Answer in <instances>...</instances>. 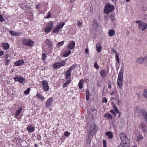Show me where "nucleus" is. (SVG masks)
I'll return each mask as SVG.
<instances>
[{"label":"nucleus","mask_w":147,"mask_h":147,"mask_svg":"<svg viewBox=\"0 0 147 147\" xmlns=\"http://www.w3.org/2000/svg\"><path fill=\"white\" fill-rule=\"evenodd\" d=\"M47 27L52 30L53 27V22H49L48 24Z\"/></svg>","instance_id":"nucleus-30"},{"label":"nucleus","mask_w":147,"mask_h":147,"mask_svg":"<svg viewBox=\"0 0 147 147\" xmlns=\"http://www.w3.org/2000/svg\"><path fill=\"white\" fill-rule=\"evenodd\" d=\"M110 112L113 114V115H115V116L116 115V114L115 113L114 111L113 110H111L110 111Z\"/></svg>","instance_id":"nucleus-56"},{"label":"nucleus","mask_w":147,"mask_h":147,"mask_svg":"<svg viewBox=\"0 0 147 147\" xmlns=\"http://www.w3.org/2000/svg\"><path fill=\"white\" fill-rule=\"evenodd\" d=\"M71 81V80L70 79L67 80L66 82L63 85V88H65L67 87L69 83Z\"/></svg>","instance_id":"nucleus-35"},{"label":"nucleus","mask_w":147,"mask_h":147,"mask_svg":"<svg viewBox=\"0 0 147 147\" xmlns=\"http://www.w3.org/2000/svg\"><path fill=\"white\" fill-rule=\"evenodd\" d=\"M142 114L147 122V112L145 110H142Z\"/></svg>","instance_id":"nucleus-27"},{"label":"nucleus","mask_w":147,"mask_h":147,"mask_svg":"<svg viewBox=\"0 0 147 147\" xmlns=\"http://www.w3.org/2000/svg\"><path fill=\"white\" fill-rule=\"evenodd\" d=\"M119 54L118 53H117L116 54V55H115L116 57V59L117 61V62L118 63L119 65L120 62L119 61Z\"/></svg>","instance_id":"nucleus-38"},{"label":"nucleus","mask_w":147,"mask_h":147,"mask_svg":"<svg viewBox=\"0 0 147 147\" xmlns=\"http://www.w3.org/2000/svg\"><path fill=\"white\" fill-rule=\"evenodd\" d=\"M111 83L110 82L108 85V88H111Z\"/></svg>","instance_id":"nucleus-61"},{"label":"nucleus","mask_w":147,"mask_h":147,"mask_svg":"<svg viewBox=\"0 0 147 147\" xmlns=\"http://www.w3.org/2000/svg\"><path fill=\"white\" fill-rule=\"evenodd\" d=\"M100 76L102 78H105L107 75L106 71L104 69H102L100 72Z\"/></svg>","instance_id":"nucleus-14"},{"label":"nucleus","mask_w":147,"mask_h":147,"mask_svg":"<svg viewBox=\"0 0 147 147\" xmlns=\"http://www.w3.org/2000/svg\"><path fill=\"white\" fill-rule=\"evenodd\" d=\"M1 46L5 49L7 50L9 48V44L7 43L3 42L2 43Z\"/></svg>","instance_id":"nucleus-17"},{"label":"nucleus","mask_w":147,"mask_h":147,"mask_svg":"<svg viewBox=\"0 0 147 147\" xmlns=\"http://www.w3.org/2000/svg\"><path fill=\"white\" fill-rule=\"evenodd\" d=\"M22 110V107H20L16 111L15 114L14 115L15 117L16 118H17V117L20 115Z\"/></svg>","instance_id":"nucleus-16"},{"label":"nucleus","mask_w":147,"mask_h":147,"mask_svg":"<svg viewBox=\"0 0 147 147\" xmlns=\"http://www.w3.org/2000/svg\"><path fill=\"white\" fill-rule=\"evenodd\" d=\"M4 54V52L3 51H1V56H2Z\"/></svg>","instance_id":"nucleus-64"},{"label":"nucleus","mask_w":147,"mask_h":147,"mask_svg":"<svg viewBox=\"0 0 147 147\" xmlns=\"http://www.w3.org/2000/svg\"><path fill=\"white\" fill-rule=\"evenodd\" d=\"M10 34L12 36H18L20 35V33L14 31H11Z\"/></svg>","instance_id":"nucleus-21"},{"label":"nucleus","mask_w":147,"mask_h":147,"mask_svg":"<svg viewBox=\"0 0 147 147\" xmlns=\"http://www.w3.org/2000/svg\"><path fill=\"white\" fill-rule=\"evenodd\" d=\"M107 99L106 98V97H104L103 98V100H102V103L104 102L105 103H106L107 102Z\"/></svg>","instance_id":"nucleus-49"},{"label":"nucleus","mask_w":147,"mask_h":147,"mask_svg":"<svg viewBox=\"0 0 147 147\" xmlns=\"http://www.w3.org/2000/svg\"><path fill=\"white\" fill-rule=\"evenodd\" d=\"M71 51L70 50L65 51L63 53V56L64 57H68L71 53Z\"/></svg>","instance_id":"nucleus-19"},{"label":"nucleus","mask_w":147,"mask_h":147,"mask_svg":"<svg viewBox=\"0 0 147 147\" xmlns=\"http://www.w3.org/2000/svg\"><path fill=\"white\" fill-rule=\"evenodd\" d=\"M60 63H56L53 65V67L55 69H59L61 67Z\"/></svg>","instance_id":"nucleus-23"},{"label":"nucleus","mask_w":147,"mask_h":147,"mask_svg":"<svg viewBox=\"0 0 147 147\" xmlns=\"http://www.w3.org/2000/svg\"><path fill=\"white\" fill-rule=\"evenodd\" d=\"M36 96L37 98L42 100H44L45 99V98L43 96H42L38 92L37 93Z\"/></svg>","instance_id":"nucleus-25"},{"label":"nucleus","mask_w":147,"mask_h":147,"mask_svg":"<svg viewBox=\"0 0 147 147\" xmlns=\"http://www.w3.org/2000/svg\"><path fill=\"white\" fill-rule=\"evenodd\" d=\"M125 145L124 143H121L119 145L118 147H124L123 145Z\"/></svg>","instance_id":"nucleus-57"},{"label":"nucleus","mask_w":147,"mask_h":147,"mask_svg":"<svg viewBox=\"0 0 147 147\" xmlns=\"http://www.w3.org/2000/svg\"><path fill=\"white\" fill-rule=\"evenodd\" d=\"M30 90V89L29 88H28L26 90L24 91V93L26 94H28L29 93Z\"/></svg>","instance_id":"nucleus-44"},{"label":"nucleus","mask_w":147,"mask_h":147,"mask_svg":"<svg viewBox=\"0 0 147 147\" xmlns=\"http://www.w3.org/2000/svg\"><path fill=\"white\" fill-rule=\"evenodd\" d=\"M144 61V58H140L137 60L136 62L137 63L141 64L143 63Z\"/></svg>","instance_id":"nucleus-28"},{"label":"nucleus","mask_w":147,"mask_h":147,"mask_svg":"<svg viewBox=\"0 0 147 147\" xmlns=\"http://www.w3.org/2000/svg\"><path fill=\"white\" fill-rule=\"evenodd\" d=\"M53 98L52 97L49 98L46 102L45 105L47 108L49 107L52 104Z\"/></svg>","instance_id":"nucleus-7"},{"label":"nucleus","mask_w":147,"mask_h":147,"mask_svg":"<svg viewBox=\"0 0 147 147\" xmlns=\"http://www.w3.org/2000/svg\"><path fill=\"white\" fill-rule=\"evenodd\" d=\"M141 127L142 131L144 132H147V129L146 128V126L144 123H142L141 125Z\"/></svg>","instance_id":"nucleus-24"},{"label":"nucleus","mask_w":147,"mask_h":147,"mask_svg":"<svg viewBox=\"0 0 147 147\" xmlns=\"http://www.w3.org/2000/svg\"><path fill=\"white\" fill-rule=\"evenodd\" d=\"M4 20V19L2 16L1 15V22H3Z\"/></svg>","instance_id":"nucleus-60"},{"label":"nucleus","mask_w":147,"mask_h":147,"mask_svg":"<svg viewBox=\"0 0 147 147\" xmlns=\"http://www.w3.org/2000/svg\"><path fill=\"white\" fill-rule=\"evenodd\" d=\"M42 58L43 59V61H45L47 57L45 53H43L42 55Z\"/></svg>","instance_id":"nucleus-46"},{"label":"nucleus","mask_w":147,"mask_h":147,"mask_svg":"<svg viewBox=\"0 0 147 147\" xmlns=\"http://www.w3.org/2000/svg\"><path fill=\"white\" fill-rule=\"evenodd\" d=\"M51 30L52 29L47 26L45 30V31L46 33H48L50 32Z\"/></svg>","instance_id":"nucleus-41"},{"label":"nucleus","mask_w":147,"mask_h":147,"mask_svg":"<svg viewBox=\"0 0 147 147\" xmlns=\"http://www.w3.org/2000/svg\"><path fill=\"white\" fill-rule=\"evenodd\" d=\"M136 22L138 24V28L140 30L144 31L147 28V24L141 21H136Z\"/></svg>","instance_id":"nucleus-3"},{"label":"nucleus","mask_w":147,"mask_h":147,"mask_svg":"<svg viewBox=\"0 0 147 147\" xmlns=\"http://www.w3.org/2000/svg\"><path fill=\"white\" fill-rule=\"evenodd\" d=\"M10 60H7L6 61V63H5V65L6 66H8L9 65V62Z\"/></svg>","instance_id":"nucleus-54"},{"label":"nucleus","mask_w":147,"mask_h":147,"mask_svg":"<svg viewBox=\"0 0 147 147\" xmlns=\"http://www.w3.org/2000/svg\"><path fill=\"white\" fill-rule=\"evenodd\" d=\"M14 80L16 81H18L20 82V83H23L25 79L24 78H22L21 77H16L14 78Z\"/></svg>","instance_id":"nucleus-13"},{"label":"nucleus","mask_w":147,"mask_h":147,"mask_svg":"<svg viewBox=\"0 0 147 147\" xmlns=\"http://www.w3.org/2000/svg\"><path fill=\"white\" fill-rule=\"evenodd\" d=\"M144 59V62L146 63H147V55L145 56Z\"/></svg>","instance_id":"nucleus-53"},{"label":"nucleus","mask_w":147,"mask_h":147,"mask_svg":"<svg viewBox=\"0 0 147 147\" xmlns=\"http://www.w3.org/2000/svg\"><path fill=\"white\" fill-rule=\"evenodd\" d=\"M143 137L141 136L140 135H138L137 137V140L139 141L140 140L143 139Z\"/></svg>","instance_id":"nucleus-43"},{"label":"nucleus","mask_w":147,"mask_h":147,"mask_svg":"<svg viewBox=\"0 0 147 147\" xmlns=\"http://www.w3.org/2000/svg\"><path fill=\"white\" fill-rule=\"evenodd\" d=\"M109 17L112 20H115L114 16L113 14L111 13L109 16Z\"/></svg>","instance_id":"nucleus-45"},{"label":"nucleus","mask_w":147,"mask_h":147,"mask_svg":"<svg viewBox=\"0 0 147 147\" xmlns=\"http://www.w3.org/2000/svg\"><path fill=\"white\" fill-rule=\"evenodd\" d=\"M104 117L105 118H107L110 119H112V115L109 113L105 114V115Z\"/></svg>","instance_id":"nucleus-29"},{"label":"nucleus","mask_w":147,"mask_h":147,"mask_svg":"<svg viewBox=\"0 0 147 147\" xmlns=\"http://www.w3.org/2000/svg\"><path fill=\"white\" fill-rule=\"evenodd\" d=\"M103 144V147H107L106 141L105 140H103L102 141Z\"/></svg>","instance_id":"nucleus-51"},{"label":"nucleus","mask_w":147,"mask_h":147,"mask_svg":"<svg viewBox=\"0 0 147 147\" xmlns=\"http://www.w3.org/2000/svg\"><path fill=\"white\" fill-rule=\"evenodd\" d=\"M64 42L65 41L63 40L61 42H58L57 45V47L58 48H59L60 46H61L63 45Z\"/></svg>","instance_id":"nucleus-39"},{"label":"nucleus","mask_w":147,"mask_h":147,"mask_svg":"<svg viewBox=\"0 0 147 147\" xmlns=\"http://www.w3.org/2000/svg\"><path fill=\"white\" fill-rule=\"evenodd\" d=\"M65 24V23L63 22L61 23H60L54 28L53 31L54 33H57L59 32L60 29L62 28Z\"/></svg>","instance_id":"nucleus-5"},{"label":"nucleus","mask_w":147,"mask_h":147,"mask_svg":"<svg viewBox=\"0 0 147 147\" xmlns=\"http://www.w3.org/2000/svg\"><path fill=\"white\" fill-rule=\"evenodd\" d=\"M71 73L70 72V71L69 69H68L67 71L66 72V74L65 75V78L66 79H69V77H70L71 76Z\"/></svg>","instance_id":"nucleus-20"},{"label":"nucleus","mask_w":147,"mask_h":147,"mask_svg":"<svg viewBox=\"0 0 147 147\" xmlns=\"http://www.w3.org/2000/svg\"><path fill=\"white\" fill-rule=\"evenodd\" d=\"M114 8L113 6H112L109 4H107L105 7V12L108 14L110 12L112 11Z\"/></svg>","instance_id":"nucleus-6"},{"label":"nucleus","mask_w":147,"mask_h":147,"mask_svg":"<svg viewBox=\"0 0 147 147\" xmlns=\"http://www.w3.org/2000/svg\"><path fill=\"white\" fill-rule=\"evenodd\" d=\"M21 7L23 9H24V8H26L28 9V10L31 13V14L32 13V9L30 8V7H28L27 5H24V7L23 5L21 6Z\"/></svg>","instance_id":"nucleus-18"},{"label":"nucleus","mask_w":147,"mask_h":147,"mask_svg":"<svg viewBox=\"0 0 147 147\" xmlns=\"http://www.w3.org/2000/svg\"><path fill=\"white\" fill-rule=\"evenodd\" d=\"M142 11L144 16L146 17L147 16V14L146 13V10L144 7H143L142 10Z\"/></svg>","instance_id":"nucleus-40"},{"label":"nucleus","mask_w":147,"mask_h":147,"mask_svg":"<svg viewBox=\"0 0 147 147\" xmlns=\"http://www.w3.org/2000/svg\"><path fill=\"white\" fill-rule=\"evenodd\" d=\"M111 51L113 52L114 53H115L116 54L117 53V51L115 50L114 48L112 49H111Z\"/></svg>","instance_id":"nucleus-59"},{"label":"nucleus","mask_w":147,"mask_h":147,"mask_svg":"<svg viewBox=\"0 0 147 147\" xmlns=\"http://www.w3.org/2000/svg\"><path fill=\"white\" fill-rule=\"evenodd\" d=\"M22 43L23 45L28 47H32L34 45V42L31 40L24 38L22 40Z\"/></svg>","instance_id":"nucleus-4"},{"label":"nucleus","mask_w":147,"mask_h":147,"mask_svg":"<svg viewBox=\"0 0 147 147\" xmlns=\"http://www.w3.org/2000/svg\"><path fill=\"white\" fill-rule=\"evenodd\" d=\"M94 67L96 69H98L99 68V66L97 64V62H95L94 63Z\"/></svg>","instance_id":"nucleus-42"},{"label":"nucleus","mask_w":147,"mask_h":147,"mask_svg":"<svg viewBox=\"0 0 147 147\" xmlns=\"http://www.w3.org/2000/svg\"><path fill=\"white\" fill-rule=\"evenodd\" d=\"M27 130L29 132L32 133L35 130V127L32 125L28 126L27 127Z\"/></svg>","instance_id":"nucleus-15"},{"label":"nucleus","mask_w":147,"mask_h":147,"mask_svg":"<svg viewBox=\"0 0 147 147\" xmlns=\"http://www.w3.org/2000/svg\"><path fill=\"white\" fill-rule=\"evenodd\" d=\"M144 96L147 99V89H145L144 92Z\"/></svg>","instance_id":"nucleus-47"},{"label":"nucleus","mask_w":147,"mask_h":147,"mask_svg":"<svg viewBox=\"0 0 147 147\" xmlns=\"http://www.w3.org/2000/svg\"><path fill=\"white\" fill-rule=\"evenodd\" d=\"M96 49L97 51L99 53L101 51V46L99 43H98L96 45Z\"/></svg>","instance_id":"nucleus-22"},{"label":"nucleus","mask_w":147,"mask_h":147,"mask_svg":"<svg viewBox=\"0 0 147 147\" xmlns=\"http://www.w3.org/2000/svg\"><path fill=\"white\" fill-rule=\"evenodd\" d=\"M37 139L38 140L40 141L41 139V136L40 135H38L37 136Z\"/></svg>","instance_id":"nucleus-55"},{"label":"nucleus","mask_w":147,"mask_h":147,"mask_svg":"<svg viewBox=\"0 0 147 147\" xmlns=\"http://www.w3.org/2000/svg\"><path fill=\"white\" fill-rule=\"evenodd\" d=\"M113 108L114 111L117 113H119V116H120L121 115V113L119 112L118 109L116 107V105L115 104H114Z\"/></svg>","instance_id":"nucleus-36"},{"label":"nucleus","mask_w":147,"mask_h":147,"mask_svg":"<svg viewBox=\"0 0 147 147\" xmlns=\"http://www.w3.org/2000/svg\"><path fill=\"white\" fill-rule=\"evenodd\" d=\"M86 98L87 100H88L89 98V93L88 89H86Z\"/></svg>","instance_id":"nucleus-32"},{"label":"nucleus","mask_w":147,"mask_h":147,"mask_svg":"<svg viewBox=\"0 0 147 147\" xmlns=\"http://www.w3.org/2000/svg\"><path fill=\"white\" fill-rule=\"evenodd\" d=\"M124 72V65H123L121 66L118 74V78L117 81V86L121 88L122 86L123 83V73Z\"/></svg>","instance_id":"nucleus-1"},{"label":"nucleus","mask_w":147,"mask_h":147,"mask_svg":"<svg viewBox=\"0 0 147 147\" xmlns=\"http://www.w3.org/2000/svg\"><path fill=\"white\" fill-rule=\"evenodd\" d=\"M51 16V14L50 12V11H49L48 12L47 16L45 17V18H49Z\"/></svg>","instance_id":"nucleus-48"},{"label":"nucleus","mask_w":147,"mask_h":147,"mask_svg":"<svg viewBox=\"0 0 147 147\" xmlns=\"http://www.w3.org/2000/svg\"><path fill=\"white\" fill-rule=\"evenodd\" d=\"M75 43L74 41H72L69 43L67 48L70 50L74 49L75 47Z\"/></svg>","instance_id":"nucleus-9"},{"label":"nucleus","mask_w":147,"mask_h":147,"mask_svg":"<svg viewBox=\"0 0 147 147\" xmlns=\"http://www.w3.org/2000/svg\"><path fill=\"white\" fill-rule=\"evenodd\" d=\"M45 42L48 46V47L50 49H53V47L52 46V42L50 39H47L45 41Z\"/></svg>","instance_id":"nucleus-10"},{"label":"nucleus","mask_w":147,"mask_h":147,"mask_svg":"<svg viewBox=\"0 0 147 147\" xmlns=\"http://www.w3.org/2000/svg\"><path fill=\"white\" fill-rule=\"evenodd\" d=\"M89 52L88 49L87 48L85 50V52L86 53H87Z\"/></svg>","instance_id":"nucleus-62"},{"label":"nucleus","mask_w":147,"mask_h":147,"mask_svg":"<svg viewBox=\"0 0 147 147\" xmlns=\"http://www.w3.org/2000/svg\"><path fill=\"white\" fill-rule=\"evenodd\" d=\"M109 34L110 36H112L115 34V32L113 30H110L109 31Z\"/></svg>","instance_id":"nucleus-31"},{"label":"nucleus","mask_w":147,"mask_h":147,"mask_svg":"<svg viewBox=\"0 0 147 147\" xmlns=\"http://www.w3.org/2000/svg\"><path fill=\"white\" fill-rule=\"evenodd\" d=\"M119 54L118 53H117L116 54V55H115L116 57V59L117 61V62L118 63L119 65L120 62L119 61Z\"/></svg>","instance_id":"nucleus-37"},{"label":"nucleus","mask_w":147,"mask_h":147,"mask_svg":"<svg viewBox=\"0 0 147 147\" xmlns=\"http://www.w3.org/2000/svg\"><path fill=\"white\" fill-rule=\"evenodd\" d=\"M92 26L93 28L95 30L97 29L99 27V24L96 20L94 19L93 20Z\"/></svg>","instance_id":"nucleus-12"},{"label":"nucleus","mask_w":147,"mask_h":147,"mask_svg":"<svg viewBox=\"0 0 147 147\" xmlns=\"http://www.w3.org/2000/svg\"><path fill=\"white\" fill-rule=\"evenodd\" d=\"M84 82V80L83 79H81L79 82L78 84V86L80 89H82L83 86Z\"/></svg>","instance_id":"nucleus-26"},{"label":"nucleus","mask_w":147,"mask_h":147,"mask_svg":"<svg viewBox=\"0 0 147 147\" xmlns=\"http://www.w3.org/2000/svg\"><path fill=\"white\" fill-rule=\"evenodd\" d=\"M43 89L45 91H48L49 89L48 82L45 80H43L42 82Z\"/></svg>","instance_id":"nucleus-8"},{"label":"nucleus","mask_w":147,"mask_h":147,"mask_svg":"<svg viewBox=\"0 0 147 147\" xmlns=\"http://www.w3.org/2000/svg\"><path fill=\"white\" fill-rule=\"evenodd\" d=\"M9 57V55L7 54H6V55L5 56V59H6L7 58Z\"/></svg>","instance_id":"nucleus-63"},{"label":"nucleus","mask_w":147,"mask_h":147,"mask_svg":"<svg viewBox=\"0 0 147 147\" xmlns=\"http://www.w3.org/2000/svg\"><path fill=\"white\" fill-rule=\"evenodd\" d=\"M64 134L65 136L69 137L70 135V133L68 132L67 131H65L64 133Z\"/></svg>","instance_id":"nucleus-50"},{"label":"nucleus","mask_w":147,"mask_h":147,"mask_svg":"<svg viewBox=\"0 0 147 147\" xmlns=\"http://www.w3.org/2000/svg\"><path fill=\"white\" fill-rule=\"evenodd\" d=\"M77 64H75L71 65L68 69L70 71L74 69L77 66Z\"/></svg>","instance_id":"nucleus-34"},{"label":"nucleus","mask_w":147,"mask_h":147,"mask_svg":"<svg viewBox=\"0 0 147 147\" xmlns=\"http://www.w3.org/2000/svg\"><path fill=\"white\" fill-rule=\"evenodd\" d=\"M60 63L61 65V66L62 67V66H64L65 65V61H62L61 63Z\"/></svg>","instance_id":"nucleus-52"},{"label":"nucleus","mask_w":147,"mask_h":147,"mask_svg":"<svg viewBox=\"0 0 147 147\" xmlns=\"http://www.w3.org/2000/svg\"><path fill=\"white\" fill-rule=\"evenodd\" d=\"M120 138L122 141V143H124L125 146H129V141L127 137L124 133H121L120 134Z\"/></svg>","instance_id":"nucleus-2"},{"label":"nucleus","mask_w":147,"mask_h":147,"mask_svg":"<svg viewBox=\"0 0 147 147\" xmlns=\"http://www.w3.org/2000/svg\"><path fill=\"white\" fill-rule=\"evenodd\" d=\"M105 134L110 139L112 138L113 137V134L111 132L108 131Z\"/></svg>","instance_id":"nucleus-33"},{"label":"nucleus","mask_w":147,"mask_h":147,"mask_svg":"<svg viewBox=\"0 0 147 147\" xmlns=\"http://www.w3.org/2000/svg\"><path fill=\"white\" fill-rule=\"evenodd\" d=\"M77 26H79V27H80L82 25V23L81 22H78V23H77Z\"/></svg>","instance_id":"nucleus-58"},{"label":"nucleus","mask_w":147,"mask_h":147,"mask_svg":"<svg viewBox=\"0 0 147 147\" xmlns=\"http://www.w3.org/2000/svg\"><path fill=\"white\" fill-rule=\"evenodd\" d=\"M24 63V61L23 59L18 60L14 63V65L15 66H19L23 65Z\"/></svg>","instance_id":"nucleus-11"}]
</instances>
